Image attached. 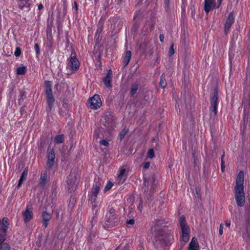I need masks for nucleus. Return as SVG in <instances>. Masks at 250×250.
Instances as JSON below:
<instances>
[{"label":"nucleus","instance_id":"obj_1","mask_svg":"<svg viewBox=\"0 0 250 250\" xmlns=\"http://www.w3.org/2000/svg\"><path fill=\"white\" fill-rule=\"evenodd\" d=\"M244 173L240 171L236 179V185L234 187V193L237 205L239 207H243L245 203V196L244 187Z\"/></svg>","mask_w":250,"mask_h":250},{"label":"nucleus","instance_id":"obj_2","mask_svg":"<svg viewBox=\"0 0 250 250\" xmlns=\"http://www.w3.org/2000/svg\"><path fill=\"white\" fill-rule=\"evenodd\" d=\"M119 221V217L116 214L115 209L111 208L105 216L103 226L105 229L114 227L118 225Z\"/></svg>","mask_w":250,"mask_h":250},{"label":"nucleus","instance_id":"obj_3","mask_svg":"<svg viewBox=\"0 0 250 250\" xmlns=\"http://www.w3.org/2000/svg\"><path fill=\"white\" fill-rule=\"evenodd\" d=\"M80 66V63L76 58L75 52H72L71 55L67 59L66 69H69L74 73L79 70Z\"/></svg>","mask_w":250,"mask_h":250},{"label":"nucleus","instance_id":"obj_4","mask_svg":"<svg viewBox=\"0 0 250 250\" xmlns=\"http://www.w3.org/2000/svg\"><path fill=\"white\" fill-rule=\"evenodd\" d=\"M102 186V183L99 178H95L91 193L89 194V200L94 203L96 201L97 196Z\"/></svg>","mask_w":250,"mask_h":250},{"label":"nucleus","instance_id":"obj_5","mask_svg":"<svg viewBox=\"0 0 250 250\" xmlns=\"http://www.w3.org/2000/svg\"><path fill=\"white\" fill-rule=\"evenodd\" d=\"M218 92L217 88H215L213 93L210 96V110L212 111V114H213V116L215 117L217 115V106L218 104Z\"/></svg>","mask_w":250,"mask_h":250},{"label":"nucleus","instance_id":"obj_6","mask_svg":"<svg viewBox=\"0 0 250 250\" xmlns=\"http://www.w3.org/2000/svg\"><path fill=\"white\" fill-rule=\"evenodd\" d=\"M102 104L101 98L99 95L95 94L90 98L87 103V106L93 110H97L99 108Z\"/></svg>","mask_w":250,"mask_h":250},{"label":"nucleus","instance_id":"obj_7","mask_svg":"<svg viewBox=\"0 0 250 250\" xmlns=\"http://www.w3.org/2000/svg\"><path fill=\"white\" fill-rule=\"evenodd\" d=\"M164 221L162 220H157L154 222L151 227L152 233L155 236H159L164 231L165 227Z\"/></svg>","mask_w":250,"mask_h":250},{"label":"nucleus","instance_id":"obj_8","mask_svg":"<svg viewBox=\"0 0 250 250\" xmlns=\"http://www.w3.org/2000/svg\"><path fill=\"white\" fill-rule=\"evenodd\" d=\"M158 237L160 240L165 241L166 244H167L173 239V235L170 231H166L165 229L164 231L159 236H156Z\"/></svg>","mask_w":250,"mask_h":250},{"label":"nucleus","instance_id":"obj_9","mask_svg":"<svg viewBox=\"0 0 250 250\" xmlns=\"http://www.w3.org/2000/svg\"><path fill=\"white\" fill-rule=\"evenodd\" d=\"M47 160L46 162V167L48 169H51L55 163V154L53 149H48L47 155Z\"/></svg>","mask_w":250,"mask_h":250},{"label":"nucleus","instance_id":"obj_10","mask_svg":"<svg viewBox=\"0 0 250 250\" xmlns=\"http://www.w3.org/2000/svg\"><path fill=\"white\" fill-rule=\"evenodd\" d=\"M235 21V16L233 12H230L227 19L226 22L224 26V32L225 34H227L231 26L234 23Z\"/></svg>","mask_w":250,"mask_h":250},{"label":"nucleus","instance_id":"obj_11","mask_svg":"<svg viewBox=\"0 0 250 250\" xmlns=\"http://www.w3.org/2000/svg\"><path fill=\"white\" fill-rule=\"evenodd\" d=\"M77 180V177L74 171H71L70 174L67 177V185L68 190L73 189L74 186L75 185Z\"/></svg>","mask_w":250,"mask_h":250},{"label":"nucleus","instance_id":"obj_12","mask_svg":"<svg viewBox=\"0 0 250 250\" xmlns=\"http://www.w3.org/2000/svg\"><path fill=\"white\" fill-rule=\"evenodd\" d=\"M144 184L146 187L147 188L145 190V192H146L149 190H151L155 188V178L154 175L148 178H145L144 179Z\"/></svg>","mask_w":250,"mask_h":250},{"label":"nucleus","instance_id":"obj_13","mask_svg":"<svg viewBox=\"0 0 250 250\" xmlns=\"http://www.w3.org/2000/svg\"><path fill=\"white\" fill-rule=\"evenodd\" d=\"M215 0H205L204 10L207 14H208L211 10L215 9Z\"/></svg>","mask_w":250,"mask_h":250},{"label":"nucleus","instance_id":"obj_14","mask_svg":"<svg viewBox=\"0 0 250 250\" xmlns=\"http://www.w3.org/2000/svg\"><path fill=\"white\" fill-rule=\"evenodd\" d=\"M182 230V240L185 243L189 239L190 229L188 226L181 228Z\"/></svg>","mask_w":250,"mask_h":250},{"label":"nucleus","instance_id":"obj_15","mask_svg":"<svg viewBox=\"0 0 250 250\" xmlns=\"http://www.w3.org/2000/svg\"><path fill=\"white\" fill-rule=\"evenodd\" d=\"M24 221L25 222H28L30 221L33 216L32 208L30 206L26 207V210L23 212Z\"/></svg>","mask_w":250,"mask_h":250},{"label":"nucleus","instance_id":"obj_16","mask_svg":"<svg viewBox=\"0 0 250 250\" xmlns=\"http://www.w3.org/2000/svg\"><path fill=\"white\" fill-rule=\"evenodd\" d=\"M46 102L48 105L47 110L50 111L53 106L55 101V98L53 95V93L45 94Z\"/></svg>","mask_w":250,"mask_h":250},{"label":"nucleus","instance_id":"obj_17","mask_svg":"<svg viewBox=\"0 0 250 250\" xmlns=\"http://www.w3.org/2000/svg\"><path fill=\"white\" fill-rule=\"evenodd\" d=\"M199 245L197 241V239L193 237L189 243L188 250H199Z\"/></svg>","mask_w":250,"mask_h":250},{"label":"nucleus","instance_id":"obj_18","mask_svg":"<svg viewBox=\"0 0 250 250\" xmlns=\"http://www.w3.org/2000/svg\"><path fill=\"white\" fill-rule=\"evenodd\" d=\"M47 181V172L46 170L42 171L40 178V185L41 187L43 188Z\"/></svg>","mask_w":250,"mask_h":250},{"label":"nucleus","instance_id":"obj_19","mask_svg":"<svg viewBox=\"0 0 250 250\" xmlns=\"http://www.w3.org/2000/svg\"><path fill=\"white\" fill-rule=\"evenodd\" d=\"M112 74L111 71L110 70L107 74L106 77L103 78V82L105 85L107 87H111L112 85L111 84L112 80Z\"/></svg>","mask_w":250,"mask_h":250},{"label":"nucleus","instance_id":"obj_20","mask_svg":"<svg viewBox=\"0 0 250 250\" xmlns=\"http://www.w3.org/2000/svg\"><path fill=\"white\" fill-rule=\"evenodd\" d=\"M8 225V219L3 218L1 220H0V231L5 233L7 231Z\"/></svg>","mask_w":250,"mask_h":250},{"label":"nucleus","instance_id":"obj_21","mask_svg":"<svg viewBox=\"0 0 250 250\" xmlns=\"http://www.w3.org/2000/svg\"><path fill=\"white\" fill-rule=\"evenodd\" d=\"M42 218L43 226L46 228L48 226V221L51 219V214L44 211L42 214Z\"/></svg>","mask_w":250,"mask_h":250},{"label":"nucleus","instance_id":"obj_22","mask_svg":"<svg viewBox=\"0 0 250 250\" xmlns=\"http://www.w3.org/2000/svg\"><path fill=\"white\" fill-rule=\"evenodd\" d=\"M131 52L130 51H126L124 56H123V65L126 67L129 62L131 57Z\"/></svg>","mask_w":250,"mask_h":250},{"label":"nucleus","instance_id":"obj_23","mask_svg":"<svg viewBox=\"0 0 250 250\" xmlns=\"http://www.w3.org/2000/svg\"><path fill=\"white\" fill-rule=\"evenodd\" d=\"M52 82L51 81H45L44 82V91L45 94L52 93Z\"/></svg>","mask_w":250,"mask_h":250},{"label":"nucleus","instance_id":"obj_24","mask_svg":"<svg viewBox=\"0 0 250 250\" xmlns=\"http://www.w3.org/2000/svg\"><path fill=\"white\" fill-rule=\"evenodd\" d=\"M27 176V168H26L24 169L23 171L22 172L21 175V177L20 178V180L19 181V183L17 186V188L20 187L21 184H22L23 180L26 179Z\"/></svg>","mask_w":250,"mask_h":250},{"label":"nucleus","instance_id":"obj_25","mask_svg":"<svg viewBox=\"0 0 250 250\" xmlns=\"http://www.w3.org/2000/svg\"><path fill=\"white\" fill-rule=\"evenodd\" d=\"M29 0H18V3L19 8L22 10L25 7H28L29 4L28 3Z\"/></svg>","mask_w":250,"mask_h":250},{"label":"nucleus","instance_id":"obj_26","mask_svg":"<svg viewBox=\"0 0 250 250\" xmlns=\"http://www.w3.org/2000/svg\"><path fill=\"white\" fill-rule=\"evenodd\" d=\"M64 141V135L63 134L56 136L54 138V143L56 144H59L63 143Z\"/></svg>","mask_w":250,"mask_h":250},{"label":"nucleus","instance_id":"obj_27","mask_svg":"<svg viewBox=\"0 0 250 250\" xmlns=\"http://www.w3.org/2000/svg\"><path fill=\"white\" fill-rule=\"evenodd\" d=\"M58 11V16H57V19L59 21L61 20L66 15V9L65 7H64L62 10V14H61V10L59 8L57 9Z\"/></svg>","mask_w":250,"mask_h":250},{"label":"nucleus","instance_id":"obj_28","mask_svg":"<svg viewBox=\"0 0 250 250\" xmlns=\"http://www.w3.org/2000/svg\"><path fill=\"white\" fill-rule=\"evenodd\" d=\"M27 71L26 66H21L17 68V74L18 75H22L25 74Z\"/></svg>","mask_w":250,"mask_h":250},{"label":"nucleus","instance_id":"obj_29","mask_svg":"<svg viewBox=\"0 0 250 250\" xmlns=\"http://www.w3.org/2000/svg\"><path fill=\"white\" fill-rule=\"evenodd\" d=\"M139 84L137 83H133L131 85V88L130 91L131 96H133L136 93L137 90L138 89Z\"/></svg>","mask_w":250,"mask_h":250},{"label":"nucleus","instance_id":"obj_30","mask_svg":"<svg viewBox=\"0 0 250 250\" xmlns=\"http://www.w3.org/2000/svg\"><path fill=\"white\" fill-rule=\"evenodd\" d=\"M160 85L163 88H165L167 85V83L165 79V75L164 74H163L161 76Z\"/></svg>","mask_w":250,"mask_h":250},{"label":"nucleus","instance_id":"obj_31","mask_svg":"<svg viewBox=\"0 0 250 250\" xmlns=\"http://www.w3.org/2000/svg\"><path fill=\"white\" fill-rule=\"evenodd\" d=\"M125 168H121L120 170L119 174L118 176V180L119 182H123L125 180V179H123L124 175L125 174Z\"/></svg>","mask_w":250,"mask_h":250},{"label":"nucleus","instance_id":"obj_32","mask_svg":"<svg viewBox=\"0 0 250 250\" xmlns=\"http://www.w3.org/2000/svg\"><path fill=\"white\" fill-rule=\"evenodd\" d=\"M179 223H180V227L181 228L187 227V226H188V225H187V223L186 222L185 217V216L184 215H182L180 217Z\"/></svg>","mask_w":250,"mask_h":250},{"label":"nucleus","instance_id":"obj_33","mask_svg":"<svg viewBox=\"0 0 250 250\" xmlns=\"http://www.w3.org/2000/svg\"><path fill=\"white\" fill-rule=\"evenodd\" d=\"M128 132V129L126 128H124L119 135V138L120 141H122L124 138L127 133Z\"/></svg>","mask_w":250,"mask_h":250},{"label":"nucleus","instance_id":"obj_34","mask_svg":"<svg viewBox=\"0 0 250 250\" xmlns=\"http://www.w3.org/2000/svg\"><path fill=\"white\" fill-rule=\"evenodd\" d=\"M10 246L7 243L0 245V250H10Z\"/></svg>","mask_w":250,"mask_h":250},{"label":"nucleus","instance_id":"obj_35","mask_svg":"<svg viewBox=\"0 0 250 250\" xmlns=\"http://www.w3.org/2000/svg\"><path fill=\"white\" fill-rule=\"evenodd\" d=\"M147 156L148 158L152 159L155 156L154 151L153 149L150 148L148 150L147 153Z\"/></svg>","mask_w":250,"mask_h":250},{"label":"nucleus","instance_id":"obj_36","mask_svg":"<svg viewBox=\"0 0 250 250\" xmlns=\"http://www.w3.org/2000/svg\"><path fill=\"white\" fill-rule=\"evenodd\" d=\"M147 43L146 42H144L140 44V48L142 52L144 53L146 51L147 49L146 47Z\"/></svg>","mask_w":250,"mask_h":250},{"label":"nucleus","instance_id":"obj_37","mask_svg":"<svg viewBox=\"0 0 250 250\" xmlns=\"http://www.w3.org/2000/svg\"><path fill=\"white\" fill-rule=\"evenodd\" d=\"M113 186V184L111 182H108L104 188V191H107L110 189Z\"/></svg>","mask_w":250,"mask_h":250},{"label":"nucleus","instance_id":"obj_38","mask_svg":"<svg viewBox=\"0 0 250 250\" xmlns=\"http://www.w3.org/2000/svg\"><path fill=\"white\" fill-rule=\"evenodd\" d=\"M100 144L105 146H109V142L108 140L103 139L100 141Z\"/></svg>","mask_w":250,"mask_h":250},{"label":"nucleus","instance_id":"obj_39","mask_svg":"<svg viewBox=\"0 0 250 250\" xmlns=\"http://www.w3.org/2000/svg\"><path fill=\"white\" fill-rule=\"evenodd\" d=\"M16 57H19L21 54V49L19 47H17L16 48V50L14 53Z\"/></svg>","mask_w":250,"mask_h":250},{"label":"nucleus","instance_id":"obj_40","mask_svg":"<svg viewBox=\"0 0 250 250\" xmlns=\"http://www.w3.org/2000/svg\"><path fill=\"white\" fill-rule=\"evenodd\" d=\"M174 52H175V51H174V50L173 48V44H172L169 48V52H168L169 56H171L172 55H173L174 54Z\"/></svg>","mask_w":250,"mask_h":250},{"label":"nucleus","instance_id":"obj_41","mask_svg":"<svg viewBox=\"0 0 250 250\" xmlns=\"http://www.w3.org/2000/svg\"><path fill=\"white\" fill-rule=\"evenodd\" d=\"M34 48L35 49L36 54L37 55H39L40 53V50L39 45L38 43H35V44L34 45Z\"/></svg>","mask_w":250,"mask_h":250},{"label":"nucleus","instance_id":"obj_42","mask_svg":"<svg viewBox=\"0 0 250 250\" xmlns=\"http://www.w3.org/2000/svg\"><path fill=\"white\" fill-rule=\"evenodd\" d=\"M140 25V23L138 22H135L134 24L132 26V29L134 30L135 31L137 30L138 28H139Z\"/></svg>","mask_w":250,"mask_h":250},{"label":"nucleus","instance_id":"obj_43","mask_svg":"<svg viewBox=\"0 0 250 250\" xmlns=\"http://www.w3.org/2000/svg\"><path fill=\"white\" fill-rule=\"evenodd\" d=\"M5 235L0 234V245L4 243V241H5Z\"/></svg>","mask_w":250,"mask_h":250},{"label":"nucleus","instance_id":"obj_44","mask_svg":"<svg viewBox=\"0 0 250 250\" xmlns=\"http://www.w3.org/2000/svg\"><path fill=\"white\" fill-rule=\"evenodd\" d=\"M169 0H165V8L167 11L168 10Z\"/></svg>","mask_w":250,"mask_h":250},{"label":"nucleus","instance_id":"obj_45","mask_svg":"<svg viewBox=\"0 0 250 250\" xmlns=\"http://www.w3.org/2000/svg\"><path fill=\"white\" fill-rule=\"evenodd\" d=\"M193 156L194 158V164L195 166H197L198 164V160L197 158L195 156V153H193Z\"/></svg>","mask_w":250,"mask_h":250},{"label":"nucleus","instance_id":"obj_46","mask_svg":"<svg viewBox=\"0 0 250 250\" xmlns=\"http://www.w3.org/2000/svg\"><path fill=\"white\" fill-rule=\"evenodd\" d=\"M195 191H196V193L198 198H201V192H200V188H195Z\"/></svg>","mask_w":250,"mask_h":250},{"label":"nucleus","instance_id":"obj_47","mask_svg":"<svg viewBox=\"0 0 250 250\" xmlns=\"http://www.w3.org/2000/svg\"><path fill=\"white\" fill-rule=\"evenodd\" d=\"M223 225L222 224H221L220 225V227H219V235H222L223 233Z\"/></svg>","mask_w":250,"mask_h":250},{"label":"nucleus","instance_id":"obj_48","mask_svg":"<svg viewBox=\"0 0 250 250\" xmlns=\"http://www.w3.org/2000/svg\"><path fill=\"white\" fill-rule=\"evenodd\" d=\"M223 0H217V4L215 3V8L218 9L220 7Z\"/></svg>","mask_w":250,"mask_h":250},{"label":"nucleus","instance_id":"obj_49","mask_svg":"<svg viewBox=\"0 0 250 250\" xmlns=\"http://www.w3.org/2000/svg\"><path fill=\"white\" fill-rule=\"evenodd\" d=\"M127 224L132 225L135 223V220L134 219H130L126 222Z\"/></svg>","mask_w":250,"mask_h":250},{"label":"nucleus","instance_id":"obj_50","mask_svg":"<svg viewBox=\"0 0 250 250\" xmlns=\"http://www.w3.org/2000/svg\"><path fill=\"white\" fill-rule=\"evenodd\" d=\"M150 166V163L149 162H146L144 163V168H148Z\"/></svg>","mask_w":250,"mask_h":250},{"label":"nucleus","instance_id":"obj_51","mask_svg":"<svg viewBox=\"0 0 250 250\" xmlns=\"http://www.w3.org/2000/svg\"><path fill=\"white\" fill-rule=\"evenodd\" d=\"M221 170L222 172L225 171V162L221 163Z\"/></svg>","mask_w":250,"mask_h":250},{"label":"nucleus","instance_id":"obj_52","mask_svg":"<svg viewBox=\"0 0 250 250\" xmlns=\"http://www.w3.org/2000/svg\"><path fill=\"white\" fill-rule=\"evenodd\" d=\"M138 208L140 210V211L142 210V209L143 208V205H142V202L141 200L140 201V203L139 204V206H138Z\"/></svg>","mask_w":250,"mask_h":250},{"label":"nucleus","instance_id":"obj_53","mask_svg":"<svg viewBox=\"0 0 250 250\" xmlns=\"http://www.w3.org/2000/svg\"><path fill=\"white\" fill-rule=\"evenodd\" d=\"M230 220H227L226 221V222H225V225L227 227H229L230 226Z\"/></svg>","mask_w":250,"mask_h":250},{"label":"nucleus","instance_id":"obj_54","mask_svg":"<svg viewBox=\"0 0 250 250\" xmlns=\"http://www.w3.org/2000/svg\"><path fill=\"white\" fill-rule=\"evenodd\" d=\"M159 38H160V41H161L162 42H164V35H163L161 34V35H160Z\"/></svg>","mask_w":250,"mask_h":250},{"label":"nucleus","instance_id":"obj_55","mask_svg":"<svg viewBox=\"0 0 250 250\" xmlns=\"http://www.w3.org/2000/svg\"><path fill=\"white\" fill-rule=\"evenodd\" d=\"M224 157H225V152H223V154L221 156V163L225 162L224 161Z\"/></svg>","mask_w":250,"mask_h":250},{"label":"nucleus","instance_id":"obj_56","mask_svg":"<svg viewBox=\"0 0 250 250\" xmlns=\"http://www.w3.org/2000/svg\"><path fill=\"white\" fill-rule=\"evenodd\" d=\"M96 201H95L94 203L91 202V203L92 204V208H96L97 206V204L95 203Z\"/></svg>","mask_w":250,"mask_h":250},{"label":"nucleus","instance_id":"obj_57","mask_svg":"<svg viewBox=\"0 0 250 250\" xmlns=\"http://www.w3.org/2000/svg\"><path fill=\"white\" fill-rule=\"evenodd\" d=\"M43 5L41 3L38 5V9L40 10L42 9L43 8Z\"/></svg>","mask_w":250,"mask_h":250},{"label":"nucleus","instance_id":"obj_58","mask_svg":"<svg viewBox=\"0 0 250 250\" xmlns=\"http://www.w3.org/2000/svg\"><path fill=\"white\" fill-rule=\"evenodd\" d=\"M128 244H126V245L125 246L124 249V250H128Z\"/></svg>","mask_w":250,"mask_h":250},{"label":"nucleus","instance_id":"obj_59","mask_svg":"<svg viewBox=\"0 0 250 250\" xmlns=\"http://www.w3.org/2000/svg\"><path fill=\"white\" fill-rule=\"evenodd\" d=\"M75 9H76V10H77V3L76 2H75Z\"/></svg>","mask_w":250,"mask_h":250},{"label":"nucleus","instance_id":"obj_60","mask_svg":"<svg viewBox=\"0 0 250 250\" xmlns=\"http://www.w3.org/2000/svg\"><path fill=\"white\" fill-rule=\"evenodd\" d=\"M143 0H138V4H139L142 2Z\"/></svg>","mask_w":250,"mask_h":250},{"label":"nucleus","instance_id":"obj_61","mask_svg":"<svg viewBox=\"0 0 250 250\" xmlns=\"http://www.w3.org/2000/svg\"><path fill=\"white\" fill-rule=\"evenodd\" d=\"M50 21H51V22H52V21H53V18H51Z\"/></svg>","mask_w":250,"mask_h":250}]
</instances>
